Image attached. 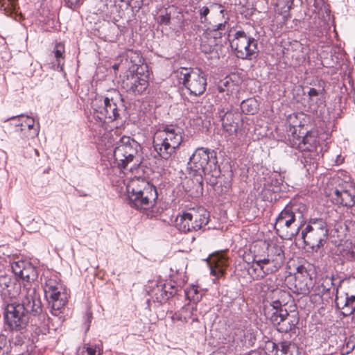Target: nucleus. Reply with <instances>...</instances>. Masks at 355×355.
I'll return each mask as SVG.
<instances>
[{
    "instance_id": "nucleus-55",
    "label": "nucleus",
    "mask_w": 355,
    "mask_h": 355,
    "mask_svg": "<svg viewBox=\"0 0 355 355\" xmlns=\"http://www.w3.org/2000/svg\"><path fill=\"white\" fill-rule=\"evenodd\" d=\"M12 341L15 345H22L24 343V336L21 335V331L12 339Z\"/></svg>"
},
{
    "instance_id": "nucleus-34",
    "label": "nucleus",
    "mask_w": 355,
    "mask_h": 355,
    "mask_svg": "<svg viewBox=\"0 0 355 355\" xmlns=\"http://www.w3.org/2000/svg\"><path fill=\"white\" fill-rule=\"evenodd\" d=\"M241 109L243 112L247 114H254L259 109V103L255 98H248L241 102Z\"/></svg>"
},
{
    "instance_id": "nucleus-48",
    "label": "nucleus",
    "mask_w": 355,
    "mask_h": 355,
    "mask_svg": "<svg viewBox=\"0 0 355 355\" xmlns=\"http://www.w3.org/2000/svg\"><path fill=\"white\" fill-rule=\"evenodd\" d=\"M228 17L223 21L218 23V24L214 25L212 28H208L207 30H215L218 31H229V25L227 23Z\"/></svg>"
},
{
    "instance_id": "nucleus-60",
    "label": "nucleus",
    "mask_w": 355,
    "mask_h": 355,
    "mask_svg": "<svg viewBox=\"0 0 355 355\" xmlns=\"http://www.w3.org/2000/svg\"><path fill=\"white\" fill-rule=\"evenodd\" d=\"M223 12H224V10L223 9H220V13L223 14Z\"/></svg>"
},
{
    "instance_id": "nucleus-17",
    "label": "nucleus",
    "mask_w": 355,
    "mask_h": 355,
    "mask_svg": "<svg viewBox=\"0 0 355 355\" xmlns=\"http://www.w3.org/2000/svg\"><path fill=\"white\" fill-rule=\"evenodd\" d=\"M107 105L105 96H95L90 103L89 114L87 116L89 121L99 126L105 124L107 119L106 115L107 114Z\"/></svg>"
},
{
    "instance_id": "nucleus-25",
    "label": "nucleus",
    "mask_w": 355,
    "mask_h": 355,
    "mask_svg": "<svg viewBox=\"0 0 355 355\" xmlns=\"http://www.w3.org/2000/svg\"><path fill=\"white\" fill-rule=\"evenodd\" d=\"M259 261H261V259L254 260L251 265L250 263L248 264V273L250 275V281L262 279L265 275L272 273L267 271L268 266L266 263Z\"/></svg>"
},
{
    "instance_id": "nucleus-46",
    "label": "nucleus",
    "mask_w": 355,
    "mask_h": 355,
    "mask_svg": "<svg viewBox=\"0 0 355 355\" xmlns=\"http://www.w3.org/2000/svg\"><path fill=\"white\" fill-rule=\"evenodd\" d=\"M15 282V279H13L10 275H1L0 276L1 291H5V289L8 288V287Z\"/></svg>"
},
{
    "instance_id": "nucleus-21",
    "label": "nucleus",
    "mask_w": 355,
    "mask_h": 355,
    "mask_svg": "<svg viewBox=\"0 0 355 355\" xmlns=\"http://www.w3.org/2000/svg\"><path fill=\"white\" fill-rule=\"evenodd\" d=\"M216 115L220 118L223 128L230 135L235 134L239 128L237 121L239 120V114L234 112L229 107L220 106L218 107Z\"/></svg>"
},
{
    "instance_id": "nucleus-41",
    "label": "nucleus",
    "mask_w": 355,
    "mask_h": 355,
    "mask_svg": "<svg viewBox=\"0 0 355 355\" xmlns=\"http://www.w3.org/2000/svg\"><path fill=\"white\" fill-rule=\"evenodd\" d=\"M16 3L13 0H0V10L5 12V14L10 15L15 9Z\"/></svg>"
},
{
    "instance_id": "nucleus-38",
    "label": "nucleus",
    "mask_w": 355,
    "mask_h": 355,
    "mask_svg": "<svg viewBox=\"0 0 355 355\" xmlns=\"http://www.w3.org/2000/svg\"><path fill=\"white\" fill-rule=\"evenodd\" d=\"M334 276H326L322 279V287H323V290H327L329 293L335 294L336 297L338 296V286H336L334 283Z\"/></svg>"
},
{
    "instance_id": "nucleus-56",
    "label": "nucleus",
    "mask_w": 355,
    "mask_h": 355,
    "mask_svg": "<svg viewBox=\"0 0 355 355\" xmlns=\"http://www.w3.org/2000/svg\"><path fill=\"white\" fill-rule=\"evenodd\" d=\"M131 53H133V51H130ZM134 53L137 55V63L138 64H140L141 63V61H142V57L140 55V54L137 52H134Z\"/></svg>"
},
{
    "instance_id": "nucleus-37",
    "label": "nucleus",
    "mask_w": 355,
    "mask_h": 355,
    "mask_svg": "<svg viewBox=\"0 0 355 355\" xmlns=\"http://www.w3.org/2000/svg\"><path fill=\"white\" fill-rule=\"evenodd\" d=\"M279 192L276 189L270 187L268 184L264 182L263 187L260 193L261 197L264 201L272 202L276 200V193Z\"/></svg>"
},
{
    "instance_id": "nucleus-58",
    "label": "nucleus",
    "mask_w": 355,
    "mask_h": 355,
    "mask_svg": "<svg viewBox=\"0 0 355 355\" xmlns=\"http://www.w3.org/2000/svg\"><path fill=\"white\" fill-rule=\"evenodd\" d=\"M230 187H231V182H230V181H228V182L226 183L225 188L229 189V188H230Z\"/></svg>"
},
{
    "instance_id": "nucleus-51",
    "label": "nucleus",
    "mask_w": 355,
    "mask_h": 355,
    "mask_svg": "<svg viewBox=\"0 0 355 355\" xmlns=\"http://www.w3.org/2000/svg\"><path fill=\"white\" fill-rule=\"evenodd\" d=\"M171 14L166 12L164 15H160L158 17V24L161 25H169L171 23Z\"/></svg>"
},
{
    "instance_id": "nucleus-23",
    "label": "nucleus",
    "mask_w": 355,
    "mask_h": 355,
    "mask_svg": "<svg viewBox=\"0 0 355 355\" xmlns=\"http://www.w3.org/2000/svg\"><path fill=\"white\" fill-rule=\"evenodd\" d=\"M107 102V114L106 115V123L113 122L120 118L122 111V98L121 94L116 90L112 94L105 96Z\"/></svg>"
},
{
    "instance_id": "nucleus-4",
    "label": "nucleus",
    "mask_w": 355,
    "mask_h": 355,
    "mask_svg": "<svg viewBox=\"0 0 355 355\" xmlns=\"http://www.w3.org/2000/svg\"><path fill=\"white\" fill-rule=\"evenodd\" d=\"M190 174L194 176L211 175L217 176L220 172L218 164L217 153L208 148L199 147L190 156L188 162Z\"/></svg>"
},
{
    "instance_id": "nucleus-49",
    "label": "nucleus",
    "mask_w": 355,
    "mask_h": 355,
    "mask_svg": "<svg viewBox=\"0 0 355 355\" xmlns=\"http://www.w3.org/2000/svg\"><path fill=\"white\" fill-rule=\"evenodd\" d=\"M64 5L71 10H76L83 3V0H64Z\"/></svg>"
},
{
    "instance_id": "nucleus-33",
    "label": "nucleus",
    "mask_w": 355,
    "mask_h": 355,
    "mask_svg": "<svg viewBox=\"0 0 355 355\" xmlns=\"http://www.w3.org/2000/svg\"><path fill=\"white\" fill-rule=\"evenodd\" d=\"M208 35H211L214 40L218 43L219 46H223L232 39L230 38L229 31H218L215 30H207Z\"/></svg>"
},
{
    "instance_id": "nucleus-14",
    "label": "nucleus",
    "mask_w": 355,
    "mask_h": 355,
    "mask_svg": "<svg viewBox=\"0 0 355 355\" xmlns=\"http://www.w3.org/2000/svg\"><path fill=\"white\" fill-rule=\"evenodd\" d=\"M121 87L132 95L142 94L148 87V75L143 71L142 67L127 71L122 78Z\"/></svg>"
},
{
    "instance_id": "nucleus-54",
    "label": "nucleus",
    "mask_w": 355,
    "mask_h": 355,
    "mask_svg": "<svg viewBox=\"0 0 355 355\" xmlns=\"http://www.w3.org/2000/svg\"><path fill=\"white\" fill-rule=\"evenodd\" d=\"M21 119H25L24 121H22L21 122L19 123H17L16 124V126H20L21 127V131H24V130H26V128L28 126V119L30 118L29 116H24L23 114L19 116Z\"/></svg>"
},
{
    "instance_id": "nucleus-13",
    "label": "nucleus",
    "mask_w": 355,
    "mask_h": 355,
    "mask_svg": "<svg viewBox=\"0 0 355 355\" xmlns=\"http://www.w3.org/2000/svg\"><path fill=\"white\" fill-rule=\"evenodd\" d=\"M29 314L16 303H9L4 309L3 318L6 324L11 331L21 332L28 324Z\"/></svg>"
},
{
    "instance_id": "nucleus-43",
    "label": "nucleus",
    "mask_w": 355,
    "mask_h": 355,
    "mask_svg": "<svg viewBox=\"0 0 355 355\" xmlns=\"http://www.w3.org/2000/svg\"><path fill=\"white\" fill-rule=\"evenodd\" d=\"M233 85V82L229 77H225L221 80L217 85V90L220 93L225 92L228 93L230 86Z\"/></svg>"
},
{
    "instance_id": "nucleus-26",
    "label": "nucleus",
    "mask_w": 355,
    "mask_h": 355,
    "mask_svg": "<svg viewBox=\"0 0 355 355\" xmlns=\"http://www.w3.org/2000/svg\"><path fill=\"white\" fill-rule=\"evenodd\" d=\"M336 304L338 308L341 309V313L343 316H349L355 311V293L349 295L345 293V299L336 297Z\"/></svg>"
},
{
    "instance_id": "nucleus-15",
    "label": "nucleus",
    "mask_w": 355,
    "mask_h": 355,
    "mask_svg": "<svg viewBox=\"0 0 355 355\" xmlns=\"http://www.w3.org/2000/svg\"><path fill=\"white\" fill-rule=\"evenodd\" d=\"M18 296L20 303L16 304L21 306L34 316L42 313V307L40 295L37 293L35 287L31 284H24Z\"/></svg>"
},
{
    "instance_id": "nucleus-19",
    "label": "nucleus",
    "mask_w": 355,
    "mask_h": 355,
    "mask_svg": "<svg viewBox=\"0 0 355 355\" xmlns=\"http://www.w3.org/2000/svg\"><path fill=\"white\" fill-rule=\"evenodd\" d=\"M10 267L15 275L26 282L25 284H31L37 279L38 273L35 266L28 261H13Z\"/></svg>"
},
{
    "instance_id": "nucleus-63",
    "label": "nucleus",
    "mask_w": 355,
    "mask_h": 355,
    "mask_svg": "<svg viewBox=\"0 0 355 355\" xmlns=\"http://www.w3.org/2000/svg\"><path fill=\"white\" fill-rule=\"evenodd\" d=\"M330 12V10L327 9V10H326V12Z\"/></svg>"
},
{
    "instance_id": "nucleus-6",
    "label": "nucleus",
    "mask_w": 355,
    "mask_h": 355,
    "mask_svg": "<svg viewBox=\"0 0 355 355\" xmlns=\"http://www.w3.org/2000/svg\"><path fill=\"white\" fill-rule=\"evenodd\" d=\"M140 150V144L133 138L128 136L121 137L116 143L113 150V166L122 170L125 169L131 162L139 163V152Z\"/></svg>"
},
{
    "instance_id": "nucleus-40",
    "label": "nucleus",
    "mask_w": 355,
    "mask_h": 355,
    "mask_svg": "<svg viewBox=\"0 0 355 355\" xmlns=\"http://www.w3.org/2000/svg\"><path fill=\"white\" fill-rule=\"evenodd\" d=\"M28 123L26 130L28 131V133L27 134L26 137L33 139L39 134L40 125L38 124L37 126H35V120L33 118L28 119Z\"/></svg>"
},
{
    "instance_id": "nucleus-62",
    "label": "nucleus",
    "mask_w": 355,
    "mask_h": 355,
    "mask_svg": "<svg viewBox=\"0 0 355 355\" xmlns=\"http://www.w3.org/2000/svg\"><path fill=\"white\" fill-rule=\"evenodd\" d=\"M35 154L38 155V150H35Z\"/></svg>"
},
{
    "instance_id": "nucleus-30",
    "label": "nucleus",
    "mask_w": 355,
    "mask_h": 355,
    "mask_svg": "<svg viewBox=\"0 0 355 355\" xmlns=\"http://www.w3.org/2000/svg\"><path fill=\"white\" fill-rule=\"evenodd\" d=\"M216 46H219V45L211 35H208V32L206 31L201 37L200 49L202 52L210 53L214 51Z\"/></svg>"
},
{
    "instance_id": "nucleus-7",
    "label": "nucleus",
    "mask_w": 355,
    "mask_h": 355,
    "mask_svg": "<svg viewBox=\"0 0 355 355\" xmlns=\"http://www.w3.org/2000/svg\"><path fill=\"white\" fill-rule=\"evenodd\" d=\"M173 74L191 95L200 96L206 90L207 77L200 69L180 67Z\"/></svg>"
},
{
    "instance_id": "nucleus-28",
    "label": "nucleus",
    "mask_w": 355,
    "mask_h": 355,
    "mask_svg": "<svg viewBox=\"0 0 355 355\" xmlns=\"http://www.w3.org/2000/svg\"><path fill=\"white\" fill-rule=\"evenodd\" d=\"M227 265L228 261L223 256L220 255L213 257L209 263L211 275L216 277V278L222 277Z\"/></svg>"
},
{
    "instance_id": "nucleus-5",
    "label": "nucleus",
    "mask_w": 355,
    "mask_h": 355,
    "mask_svg": "<svg viewBox=\"0 0 355 355\" xmlns=\"http://www.w3.org/2000/svg\"><path fill=\"white\" fill-rule=\"evenodd\" d=\"M43 288L44 296L51 306L52 315L59 316L67 302L68 293L66 289L58 275L52 273L44 276Z\"/></svg>"
},
{
    "instance_id": "nucleus-50",
    "label": "nucleus",
    "mask_w": 355,
    "mask_h": 355,
    "mask_svg": "<svg viewBox=\"0 0 355 355\" xmlns=\"http://www.w3.org/2000/svg\"><path fill=\"white\" fill-rule=\"evenodd\" d=\"M308 96L310 102H313L315 101L316 103H318V101H319L320 103H322V100L319 98V92L316 89L310 88L308 92Z\"/></svg>"
},
{
    "instance_id": "nucleus-27",
    "label": "nucleus",
    "mask_w": 355,
    "mask_h": 355,
    "mask_svg": "<svg viewBox=\"0 0 355 355\" xmlns=\"http://www.w3.org/2000/svg\"><path fill=\"white\" fill-rule=\"evenodd\" d=\"M197 304L189 302L184 305L180 310L175 313V317L180 321L187 322L189 320L192 322L198 320L196 315Z\"/></svg>"
},
{
    "instance_id": "nucleus-18",
    "label": "nucleus",
    "mask_w": 355,
    "mask_h": 355,
    "mask_svg": "<svg viewBox=\"0 0 355 355\" xmlns=\"http://www.w3.org/2000/svg\"><path fill=\"white\" fill-rule=\"evenodd\" d=\"M177 291L178 287L175 285L160 282L153 284L148 291V295L153 302L163 304L173 297Z\"/></svg>"
},
{
    "instance_id": "nucleus-45",
    "label": "nucleus",
    "mask_w": 355,
    "mask_h": 355,
    "mask_svg": "<svg viewBox=\"0 0 355 355\" xmlns=\"http://www.w3.org/2000/svg\"><path fill=\"white\" fill-rule=\"evenodd\" d=\"M185 270H186V264L184 261H182L181 266L179 268H177L176 266L171 267V276H174V272H175L178 275V279L180 280H184L185 277Z\"/></svg>"
},
{
    "instance_id": "nucleus-42",
    "label": "nucleus",
    "mask_w": 355,
    "mask_h": 355,
    "mask_svg": "<svg viewBox=\"0 0 355 355\" xmlns=\"http://www.w3.org/2000/svg\"><path fill=\"white\" fill-rule=\"evenodd\" d=\"M54 55L56 58L57 62V68L62 69V64H61V59L63 58V54L64 53V45L61 43L56 44L54 50H53Z\"/></svg>"
},
{
    "instance_id": "nucleus-2",
    "label": "nucleus",
    "mask_w": 355,
    "mask_h": 355,
    "mask_svg": "<svg viewBox=\"0 0 355 355\" xmlns=\"http://www.w3.org/2000/svg\"><path fill=\"white\" fill-rule=\"evenodd\" d=\"M184 132L175 125H166L157 130L153 137V146L157 155L168 160L175 156L183 140Z\"/></svg>"
},
{
    "instance_id": "nucleus-9",
    "label": "nucleus",
    "mask_w": 355,
    "mask_h": 355,
    "mask_svg": "<svg viewBox=\"0 0 355 355\" xmlns=\"http://www.w3.org/2000/svg\"><path fill=\"white\" fill-rule=\"evenodd\" d=\"M209 214L203 207L192 208L179 214L175 221V227L183 232L197 231L205 227Z\"/></svg>"
},
{
    "instance_id": "nucleus-32",
    "label": "nucleus",
    "mask_w": 355,
    "mask_h": 355,
    "mask_svg": "<svg viewBox=\"0 0 355 355\" xmlns=\"http://www.w3.org/2000/svg\"><path fill=\"white\" fill-rule=\"evenodd\" d=\"M268 345H271V355H278L279 347H280L281 355H290L291 348L293 347L290 341H282L279 344L274 342H269Z\"/></svg>"
},
{
    "instance_id": "nucleus-20",
    "label": "nucleus",
    "mask_w": 355,
    "mask_h": 355,
    "mask_svg": "<svg viewBox=\"0 0 355 355\" xmlns=\"http://www.w3.org/2000/svg\"><path fill=\"white\" fill-rule=\"evenodd\" d=\"M314 284L315 281L306 268L304 266H298L295 277L294 292L299 295H308L313 289Z\"/></svg>"
},
{
    "instance_id": "nucleus-35",
    "label": "nucleus",
    "mask_w": 355,
    "mask_h": 355,
    "mask_svg": "<svg viewBox=\"0 0 355 355\" xmlns=\"http://www.w3.org/2000/svg\"><path fill=\"white\" fill-rule=\"evenodd\" d=\"M301 123L302 122L298 119L296 114H289L286 119V124L289 127V129L287 130L288 135H290L291 137H293V135H297V128L301 126Z\"/></svg>"
},
{
    "instance_id": "nucleus-1",
    "label": "nucleus",
    "mask_w": 355,
    "mask_h": 355,
    "mask_svg": "<svg viewBox=\"0 0 355 355\" xmlns=\"http://www.w3.org/2000/svg\"><path fill=\"white\" fill-rule=\"evenodd\" d=\"M126 191L130 207L150 216L157 199L156 187L145 178L135 176L130 178Z\"/></svg>"
},
{
    "instance_id": "nucleus-61",
    "label": "nucleus",
    "mask_w": 355,
    "mask_h": 355,
    "mask_svg": "<svg viewBox=\"0 0 355 355\" xmlns=\"http://www.w3.org/2000/svg\"><path fill=\"white\" fill-rule=\"evenodd\" d=\"M15 118H17V116H12V117L10 118V119H15Z\"/></svg>"
},
{
    "instance_id": "nucleus-47",
    "label": "nucleus",
    "mask_w": 355,
    "mask_h": 355,
    "mask_svg": "<svg viewBox=\"0 0 355 355\" xmlns=\"http://www.w3.org/2000/svg\"><path fill=\"white\" fill-rule=\"evenodd\" d=\"M4 336L0 337V355H10V345L6 344Z\"/></svg>"
},
{
    "instance_id": "nucleus-11",
    "label": "nucleus",
    "mask_w": 355,
    "mask_h": 355,
    "mask_svg": "<svg viewBox=\"0 0 355 355\" xmlns=\"http://www.w3.org/2000/svg\"><path fill=\"white\" fill-rule=\"evenodd\" d=\"M273 297L271 301L263 302V313L266 318L273 325L282 321L284 315H286L287 309L285 308L290 294L283 290L276 289L272 291Z\"/></svg>"
},
{
    "instance_id": "nucleus-10",
    "label": "nucleus",
    "mask_w": 355,
    "mask_h": 355,
    "mask_svg": "<svg viewBox=\"0 0 355 355\" xmlns=\"http://www.w3.org/2000/svg\"><path fill=\"white\" fill-rule=\"evenodd\" d=\"M230 46L236 56L242 60H251L259 53L258 41L243 30H238L230 40Z\"/></svg>"
},
{
    "instance_id": "nucleus-29",
    "label": "nucleus",
    "mask_w": 355,
    "mask_h": 355,
    "mask_svg": "<svg viewBox=\"0 0 355 355\" xmlns=\"http://www.w3.org/2000/svg\"><path fill=\"white\" fill-rule=\"evenodd\" d=\"M184 293L189 302L195 304H197V303L200 301L204 295V291L196 284L190 285L185 289Z\"/></svg>"
},
{
    "instance_id": "nucleus-16",
    "label": "nucleus",
    "mask_w": 355,
    "mask_h": 355,
    "mask_svg": "<svg viewBox=\"0 0 355 355\" xmlns=\"http://www.w3.org/2000/svg\"><path fill=\"white\" fill-rule=\"evenodd\" d=\"M329 196L336 205L352 207L355 205V187L352 182H345L334 189Z\"/></svg>"
},
{
    "instance_id": "nucleus-31",
    "label": "nucleus",
    "mask_w": 355,
    "mask_h": 355,
    "mask_svg": "<svg viewBox=\"0 0 355 355\" xmlns=\"http://www.w3.org/2000/svg\"><path fill=\"white\" fill-rule=\"evenodd\" d=\"M21 288L20 284L18 283L15 279V282L10 285L8 288L5 289L3 291H1V295L5 302H8V301L15 298L19 295Z\"/></svg>"
},
{
    "instance_id": "nucleus-22",
    "label": "nucleus",
    "mask_w": 355,
    "mask_h": 355,
    "mask_svg": "<svg viewBox=\"0 0 355 355\" xmlns=\"http://www.w3.org/2000/svg\"><path fill=\"white\" fill-rule=\"evenodd\" d=\"M284 261V253L281 246L272 245L269 246L267 257L261 259L262 263H266L268 266L267 271L275 272L283 265Z\"/></svg>"
},
{
    "instance_id": "nucleus-52",
    "label": "nucleus",
    "mask_w": 355,
    "mask_h": 355,
    "mask_svg": "<svg viewBox=\"0 0 355 355\" xmlns=\"http://www.w3.org/2000/svg\"><path fill=\"white\" fill-rule=\"evenodd\" d=\"M209 13V9L207 6H203L199 10V15L201 19V22H205L206 20V17Z\"/></svg>"
},
{
    "instance_id": "nucleus-44",
    "label": "nucleus",
    "mask_w": 355,
    "mask_h": 355,
    "mask_svg": "<svg viewBox=\"0 0 355 355\" xmlns=\"http://www.w3.org/2000/svg\"><path fill=\"white\" fill-rule=\"evenodd\" d=\"M284 6L281 8L280 14L284 20L290 17V10L293 5V0H283Z\"/></svg>"
},
{
    "instance_id": "nucleus-53",
    "label": "nucleus",
    "mask_w": 355,
    "mask_h": 355,
    "mask_svg": "<svg viewBox=\"0 0 355 355\" xmlns=\"http://www.w3.org/2000/svg\"><path fill=\"white\" fill-rule=\"evenodd\" d=\"M313 291V294L315 295H320L322 296L326 293H329V292L327 290H323V287H322V284L317 286L315 288L313 287V289H312Z\"/></svg>"
},
{
    "instance_id": "nucleus-12",
    "label": "nucleus",
    "mask_w": 355,
    "mask_h": 355,
    "mask_svg": "<svg viewBox=\"0 0 355 355\" xmlns=\"http://www.w3.org/2000/svg\"><path fill=\"white\" fill-rule=\"evenodd\" d=\"M307 211L308 207L305 203L296 200H291L277 216L275 228L277 230L291 228L295 223L296 218L304 220Z\"/></svg>"
},
{
    "instance_id": "nucleus-57",
    "label": "nucleus",
    "mask_w": 355,
    "mask_h": 355,
    "mask_svg": "<svg viewBox=\"0 0 355 355\" xmlns=\"http://www.w3.org/2000/svg\"><path fill=\"white\" fill-rule=\"evenodd\" d=\"M248 355H260L259 354V352H256V351H251L250 352H249L248 354Z\"/></svg>"
},
{
    "instance_id": "nucleus-36",
    "label": "nucleus",
    "mask_w": 355,
    "mask_h": 355,
    "mask_svg": "<svg viewBox=\"0 0 355 355\" xmlns=\"http://www.w3.org/2000/svg\"><path fill=\"white\" fill-rule=\"evenodd\" d=\"M265 182L279 191H281V186L284 182V178L280 173L274 172L268 178L265 179Z\"/></svg>"
},
{
    "instance_id": "nucleus-8",
    "label": "nucleus",
    "mask_w": 355,
    "mask_h": 355,
    "mask_svg": "<svg viewBox=\"0 0 355 355\" xmlns=\"http://www.w3.org/2000/svg\"><path fill=\"white\" fill-rule=\"evenodd\" d=\"M329 230L326 221L321 218H311L306 227L302 231V238L311 248L318 251L328 239Z\"/></svg>"
},
{
    "instance_id": "nucleus-59",
    "label": "nucleus",
    "mask_w": 355,
    "mask_h": 355,
    "mask_svg": "<svg viewBox=\"0 0 355 355\" xmlns=\"http://www.w3.org/2000/svg\"><path fill=\"white\" fill-rule=\"evenodd\" d=\"M299 230H300V227H298L297 228V230H296L295 234H297L299 232Z\"/></svg>"
},
{
    "instance_id": "nucleus-24",
    "label": "nucleus",
    "mask_w": 355,
    "mask_h": 355,
    "mask_svg": "<svg viewBox=\"0 0 355 355\" xmlns=\"http://www.w3.org/2000/svg\"><path fill=\"white\" fill-rule=\"evenodd\" d=\"M298 322V314L296 313H289L287 311L286 315H284L282 321L277 322L274 326L279 332L287 333L295 330Z\"/></svg>"
},
{
    "instance_id": "nucleus-39",
    "label": "nucleus",
    "mask_w": 355,
    "mask_h": 355,
    "mask_svg": "<svg viewBox=\"0 0 355 355\" xmlns=\"http://www.w3.org/2000/svg\"><path fill=\"white\" fill-rule=\"evenodd\" d=\"M77 355H101L100 347L96 345L86 344L78 348Z\"/></svg>"
},
{
    "instance_id": "nucleus-3",
    "label": "nucleus",
    "mask_w": 355,
    "mask_h": 355,
    "mask_svg": "<svg viewBox=\"0 0 355 355\" xmlns=\"http://www.w3.org/2000/svg\"><path fill=\"white\" fill-rule=\"evenodd\" d=\"M288 141L292 148L302 153V162L306 170L313 171L318 167V162L322 156L316 130L307 131L303 136L288 135Z\"/></svg>"
}]
</instances>
